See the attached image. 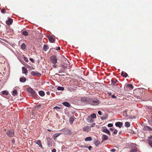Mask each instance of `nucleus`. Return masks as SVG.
I'll use <instances>...</instances> for the list:
<instances>
[{
    "mask_svg": "<svg viewBox=\"0 0 152 152\" xmlns=\"http://www.w3.org/2000/svg\"><path fill=\"white\" fill-rule=\"evenodd\" d=\"M107 93L109 96H110L111 95V92H108Z\"/></svg>",
    "mask_w": 152,
    "mask_h": 152,
    "instance_id": "nucleus-52",
    "label": "nucleus"
},
{
    "mask_svg": "<svg viewBox=\"0 0 152 152\" xmlns=\"http://www.w3.org/2000/svg\"><path fill=\"white\" fill-rule=\"evenodd\" d=\"M17 94V91L16 90H14L13 91V93H12V95L13 96H15Z\"/></svg>",
    "mask_w": 152,
    "mask_h": 152,
    "instance_id": "nucleus-33",
    "label": "nucleus"
},
{
    "mask_svg": "<svg viewBox=\"0 0 152 152\" xmlns=\"http://www.w3.org/2000/svg\"><path fill=\"white\" fill-rule=\"evenodd\" d=\"M22 73L26 75H27V73L28 72L27 69L26 68L25 66H23L22 67Z\"/></svg>",
    "mask_w": 152,
    "mask_h": 152,
    "instance_id": "nucleus-8",
    "label": "nucleus"
},
{
    "mask_svg": "<svg viewBox=\"0 0 152 152\" xmlns=\"http://www.w3.org/2000/svg\"><path fill=\"white\" fill-rule=\"evenodd\" d=\"M29 60L32 62H33V63L34 62V60H33V58H30Z\"/></svg>",
    "mask_w": 152,
    "mask_h": 152,
    "instance_id": "nucleus-45",
    "label": "nucleus"
},
{
    "mask_svg": "<svg viewBox=\"0 0 152 152\" xmlns=\"http://www.w3.org/2000/svg\"><path fill=\"white\" fill-rule=\"evenodd\" d=\"M113 126V124H109L107 125L109 127H112Z\"/></svg>",
    "mask_w": 152,
    "mask_h": 152,
    "instance_id": "nucleus-41",
    "label": "nucleus"
},
{
    "mask_svg": "<svg viewBox=\"0 0 152 152\" xmlns=\"http://www.w3.org/2000/svg\"><path fill=\"white\" fill-rule=\"evenodd\" d=\"M127 86L128 88H130L132 89H133V87L132 85L131 84H128L127 85Z\"/></svg>",
    "mask_w": 152,
    "mask_h": 152,
    "instance_id": "nucleus-36",
    "label": "nucleus"
},
{
    "mask_svg": "<svg viewBox=\"0 0 152 152\" xmlns=\"http://www.w3.org/2000/svg\"><path fill=\"white\" fill-rule=\"evenodd\" d=\"M88 104L92 105H96L99 104V101L96 98H92L88 101Z\"/></svg>",
    "mask_w": 152,
    "mask_h": 152,
    "instance_id": "nucleus-1",
    "label": "nucleus"
},
{
    "mask_svg": "<svg viewBox=\"0 0 152 152\" xmlns=\"http://www.w3.org/2000/svg\"><path fill=\"white\" fill-rule=\"evenodd\" d=\"M24 60L26 61V62H27L28 61V60L27 59V58L25 57H24Z\"/></svg>",
    "mask_w": 152,
    "mask_h": 152,
    "instance_id": "nucleus-44",
    "label": "nucleus"
},
{
    "mask_svg": "<svg viewBox=\"0 0 152 152\" xmlns=\"http://www.w3.org/2000/svg\"><path fill=\"white\" fill-rule=\"evenodd\" d=\"M128 75V74L125 72H122L121 73V75L125 78L127 77Z\"/></svg>",
    "mask_w": 152,
    "mask_h": 152,
    "instance_id": "nucleus-22",
    "label": "nucleus"
},
{
    "mask_svg": "<svg viewBox=\"0 0 152 152\" xmlns=\"http://www.w3.org/2000/svg\"><path fill=\"white\" fill-rule=\"evenodd\" d=\"M22 34L24 36H27L28 35V33L27 31H25L22 32Z\"/></svg>",
    "mask_w": 152,
    "mask_h": 152,
    "instance_id": "nucleus-30",
    "label": "nucleus"
},
{
    "mask_svg": "<svg viewBox=\"0 0 152 152\" xmlns=\"http://www.w3.org/2000/svg\"><path fill=\"white\" fill-rule=\"evenodd\" d=\"M131 152H137V150L136 148H132L130 151Z\"/></svg>",
    "mask_w": 152,
    "mask_h": 152,
    "instance_id": "nucleus-35",
    "label": "nucleus"
},
{
    "mask_svg": "<svg viewBox=\"0 0 152 152\" xmlns=\"http://www.w3.org/2000/svg\"><path fill=\"white\" fill-rule=\"evenodd\" d=\"M28 92L30 93L32 95H34L35 93V91L31 88L30 87L27 89Z\"/></svg>",
    "mask_w": 152,
    "mask_h": 152,
    "instance_id": "nucleus-6",
    "label": "nucleus"
},
{
    "mask_svg": "<svg viewBox=\"0 0 152 152\" xmlns=\"http://www.w3.org/2000/svg\"><path fill=\"white\" fill-rule=\"evenodd\" d=\"M53 66L54 67V68H56V64H54Z\"/></svg>",
    "mask_w": 152,
    "mask_h": 152,
    "instance_id": "nucleus-55",
    "label": "nucleus"
},
{
    "mask_svg": "<svg viewBox=\"0 0 152 152\" xmlns=\"http://www.w3.org/2000/svg\"><path fill=\"white\" fill-rule=\"evenodd\" d=\"M36 143L39 145L41 148H42V145L41 144V141L40 140H37L35 141Z\"/></svg>",
    "mask_w": 152,
    "mask_h": 152,
    "instance_id": "nucleus-14",
    "label": "nucleus"
},
{
    "mask_svg": "<svg viewBox=\"0 0 152 152\" xmlns=\"http://www.w3.org/2000/svg\"><path fill=\"white\" fill-rule=\"evenodd\" d=\"M31 74L32 75H38L39 74H40L39 73L34 71H32L31 72Z\"/></svg>",
    "mask_w": 152,
    "mask_h": 152,
    "instance_id": "nucleus-25",
    "label": "nucleus"
},
{
    "mask_svg": "<svg viewBox=\"0 0 152 152\" xmlns=\"http://www.w3.org/2000/svg\"><path fill=\"white\" fill-rule=\"evenodd\" d=\"M39 95L41 96H43L45 95L44 92L42 91H40L39 92Z\"/></svg>",
    "mask_w": 152,
    "mask_h": 152,
    "instance_id": "nucleus-20",
    "label": "nucleus"
},
{
    "mask_svg": "<svg viewBox=\"0 0 152 152\" xmlns=\"http://www.w3.org/2000/svg\"><path fill=\"white\" fill-rule=\"evenodd\" d=\"M149 141V143L150 145L152 147V140L149 139V140H148Z\"/></svg>",
    "mask_w": 152,
    "mask_h": 152,
    "instance_id": "nucleus-38",
    "label": "nucleus"
},
{
    "mask_svg": "<svg viewBox=\"0 0 152 152\" xmlns=\"http://www.w3.org/2000/svg\"><path fill=\"white\" fill-rule=\"evenodd\" d=\"M111 97L112 98H114V94H113L112 95V96H111Z\"/></svg>",
    "mask_w": 152,
    "mask_h": 152,
    "instance_id": "nucleus-56",
    "label": "nucleus"
},
{
    "mask_svg": "<svg viewBox=\"0 0 152 152\" xmlns=\"http://www.w3.org/2000/svg\"><path fill=\"white\" fill-rule=\"evenodd\" d=\"M62 72H63V71H62V70H60V71H59V73H62Z\"/></svg>",
    "mask_w": 152,
    "mask_h": 152,
    "instance_id": "nucleus-57",
    "label": "nucleus"
},
{
    "mask_svg": "<svg viewBox=\"0 0 152 152\" xmlns=\"http://www.w3.org/2000/svg\"><path fill=\"white\" fill-rule=\"evenodd\" d=\"M84 147H86V148H87L88 147L87 146H84Z\"/></svg>",
    "mask_w": 152,
    "mask_h": 152,
    "instance_id": "nucleus-64",
    "label": "nucleus"
},
{
    "mask_svg": "<svg viewBox=\"0 0 152 152\" xmlns=\"http://www.w3.org/2000/svg\"><path fill=\"white\" fill-rule=\"evenodd\" d=\"M26 79L24 77H21L20 78V81L21 82H25L26 81Z\"/></svg>",
    "mask_w": 152,
    "mask_h": 152,
    "instance_id": "nucleus-18",
    "label": "nucleus"
},
{
    "mask_svg": "<svg viewBox=\"0 0 152 152\" xmlns=\"http://www.w3.org/2000/svg\"><path fill=\"white\" fill-rule=\"evenodd\" d=\"M56 48H57L56 49L57 50H59L60 49V48L59 47H57Z\"/></svg>",
    "mask_w": 152,
    "mask_h": 152,
    "instance_id": "nucleus-50",
    "label": "nucleus"
},
{
    "mask_svg": "<svg viewBox=\"0 0 152 152\" xmlns=\"http://www.w3.org/2000/svg\"><path fill=\"white\" fill-rule=\"evenodd\" d=\"M90 117H91L92 118H96V115L95 113H93L91 115Z\"/></svg>",
    "mask_w": 152,
    "mask_h": 152,
    "instance_id": "nucleus-34",
    "label": "nucleus"
},
{
    "mask_svg": "<svg viewBox=\"0 0 152 152\" xmlns=\"http://www.w3.org/2000/svg\"><path fill=\"white\" fill-rule=\"evenodd\" d=\"M48 45H45L43 47V49L45 51H46L48 49Z\"/></svg>",
    "mask_w": 152,
    "mask_h": 152,
    "instance_id": "nucleus-27",
    "label": "nucleus"
},
{
    "mask_svg": "<svg viewBox=\"0 0 152 152\" xmlns=\"http://www.w3.org/2000/svg\"><path fill=\"white\" fill-rule=\"evenodd\" d=\"M46 94L47 95H49L50 94V93L49 91H47Z\"/></svg>",
    "mask_w": 152,
    "mask_h": 152,
    "instance_id": "nucleus-53",
    "label": "nucleus"
},
{
    "mask_svg": "<svg viewBox=\"0 0 152 152\" xmlns=\"http://www.w3.org/2000/svg\"><path fill=\"white\" fill-rule=\"evenodd\" d=\"M117 82V81H116V80H115V84Z\"/></svg>",
    "mask_w": 152,
    "mask_h": 152,
    "instance_id": "nucleus-62",
    "label": "nucleus"
},
{
    "mask_svg": "<svg viewBox=\"0 0 152 152\" xmlns=\"http://www.w3.org/2000/svg\"><path fill=\"white\" fill-rule=\"evenodd\" d=\"M115 125L116 127L121 128L123 126V123L122 122H118L115 123Z\"/></svg>",
    "mask_w": 152,
    "mask_h": 152,
    "instance_id": "nucleus-9",
    "label": "nucleus"
},
{
    "mask_svg": "<svg viewBox=\"0 0 152 152\" xmlns=\"http://www.w3.org/2000/svg\"><path fill=\"white\" fill-rule=\"evenodd\" d=\"M47 144L48 145L49 147H51L53 145V140L49 137H48L47 138Z\"/></svg>",
    "mask_w": 152,
    "mask_h": 152,
    "instance_id": "nucleus-3",
    "label": "nucleus"
},
{
    "mask_svg": "<svg viewBox=\"0 0 152 152\" xmlns=\"http://www.w3.org/2000/svg\"><path fill=\"white\" fill-rule=\"evenodd\" d=\"M6 10L4 9H3L1 11V12L2 13H5L6 12Z\"/></svg>",
    "mask_w": 152,
    "mask_h": 152,
    "instance_id": "nucleus-42",
    "label": "nucleus"
},
{
    "mask_svg": "<svg viewBox=\"0 0 152 152\" xmlns=\"http://www.w3.org/2000/svg\"><path fill=\"white\" fill-rule=\"evenodd\" d=\"M102 139L103 140H106L108 139V137L106 135H102Z\"/></svg>",
    "mask_w": 152,
    "mask_h": 152,
    "instance_id": "nucleus-28",
    "label": "nucleus"
},
{
    "mask_svg": "<svg viewBox=\"0 0 152 152\" xmlns=\"http://www.w3.org/2000/svg\"><path fill=\"white\" fill-rule=\"evenodd\" d=\"M56 150L55 149H53L52 150V152H56Z\"/></svg>",
    "mask_w": 152,
    "mask_h": 152,
    "instance_id": "nucleus-49",
    "label": "nucleus"
},
{
    "mask_svg": "<svg viewBox=\"0 0 152 152\" xmlns=\"http://www.w3.org/2000/svg\"><path fill=\"white\" fill-rule=\"evenodd\" d=\"M116 90H117V91H119V90H120L119 87V86H118V87H116Z\"/></svg>",
    "mask_w": 152,
    "mask_h": 152,
    "instance_id": "nucleus-46",
    "label": "nucleus"
},
{
    "mask_svg": "<svg viewBox=\"0 0 152 152\" xmlns=\"http://www.w3.org/2000/svg\"><path fill=\"white\" fill-rule=\"evenodd\" d=\"M98 114L100 115H102V112L100 111H98Z\"/></svg>",
    "mask_w": 152,
    "mask_h": 152,
    "instance_id": "nucleus-47",
    "label": "nucleus"
},
{
    "mask_svg": "<svg viewBox=\"0 0 152 152\" xmlns=\"http://www.w3.org/2000/svg\"><path fill=\"white\" fill-rule=\"evenodd\" d=\"M14 132L12 130H9L7 132V134L10 137H12L14 135Z\"/></svg>",
    "mask_w": 152,
    "mask_h": 152,
    "instance_id": "nucleus-4",
    "label": "nucleus"
},
{
    "mask_svg": "<svg viewBox=\"0 0 152 152\" xmlns=\"http://www.w3.org/2000/svg\"><path fill=\"white\" fill-rule=\"evenodd\" d=\"M51 61L52 63L54 64H56L57 62V59L56 56H53L50 58Z\"/></svg>",
    "mask_w": 152,
    "mask_h": 152,
    "instance_id": "nucleus-2",
    "label": "nucleus"
},
{
    "mask_svg": "<svg viewBox=\"0 0 152 152\" xmlns=\"http://www.w3.org/2000/svg\"><path fill=\"white\" fill-rule=\"evenodd\" d=\"M74 121V119L73 118H69V121L70 123H72Z\"/></svg>",
    "mask_w": 152,
    "mask_h": 152,
    "instance_id": "nucleus-40",
    "label": "nucleus"
},
{
    "mask_svg": "<svg viewBox=\"0 0 152 152\" xmlns=\"http://www.w3.org/2000/svg\"><path fill=\"white\" fill-rule=\"evenodd\" d=\"M13 22V20L11 18H9L8 20L6 22V24L8 25H9L12 24Z\"/></svg>",
    "mask_w": 152,
    "mask_h": 152,
    "instance_id": "nucleus-12",
    "label": "nucleus"
},
{
    "mask_svg": "<svg viewBox=\"0 0 152 152\" xmlns=\"http://www.w3.org/2000/svg\"><path fill=\"white\" fill-rule=\"evenodd\" d=\"M125 126L127 127H129L130 126V124L129 122H126L125 123Z\"/></svg>",
    "mask_w": 152,
    "mask_h": 152,
    "instance_id": "nucleus-32",
    "label": "nucleus"
},
{
    "mask_svg": "<svg viewBox=\"0 0 152 152\" xmlns=\"http://www.w3.org/2000/svg\"><path fill=\"white\" fill-rule=\"evenodd\" d=\"M117 132V131L116 129L115 130V134H116Z\"/></svg>",
    "mask_w": 152,
    "mask_h": 152,
    "instance_id": "nucleus-54",
    "label": "nucleus"
},
{
    "mask_svg": "<svg viewBox=\"0 0 152 152\" xmlns=\"http://www.w3.org/2000/svg\"><path fill=\"white\" fill-rule=\"evenodd\" d=\"M12 142L13 144H14L15 143V140L14 139H13L12 141Z\"/></svg>",
    "mask_w": 152,
    "mask_h": 152,
    "instance_id": "nucleus-48",
    "label": "nucleus"
},
{
    "mask_svg": "<svg viewBox=\"0 0 152 152\" xmlns=\"http://www.w3.org/2000/svg\"><path fill=\"white\" fill-rule=\"evenodd\" d=\"M107 117V115L106 114H105L103 116L101 117V118L102 120H105L106 119Z\"/></svg>",
    "mask_w": 152,
    "mask_h": 152,
    "instance_id": "nucleus-23",
    "label": "nucleus"
},
{
    "mask_svg": "<svg viewBox=\"0 0 152 152\" xmlns=\"http://www.w3.org/2000/svg\"><path fill=\"white\" fill-rule=\"evenodd\" d=\"M49 41L51 43H53L55 39L52 36H49L48 37Z\"/></svg>",
    "mask_w": 152,
    "mask_h": 152,
    "instance_id": "nucleus-11",
    "label": "nucleus"
},
{
    "mask_svg": "<svg viewBox=\"0 0 152 152\" xmlns=\"http://www.w3.org/2000/svg\"><path fill=\"white\" fill-rule=\"evenodd\" d=\"M149 138L150 139H152V135Z\"/></svg>",
    "mask_w": 152,
    "mask_h": 152,
    "instance_id": "nucleus-61",
    "label": "nucleus"
},
{
    "mask_svg": "<svg viewBox=\"0 0 152 152\" xmlns=\"http://www.w3.org/2000/svg\"><path fill=\"white\" fill-rule=\"evenodd\" d=\"M144 129L145 131H152V129L150 127L148 126H145L144 128Z\"/></svg>",
    "mask_w": 152,
    "mask_h": 152,
    "instance_id": "nucleus-16",
    "label": "nucleus"
},
{
    "mask_svg": "<svg viewBox=\"0 0 152 152\" xmlns=\"http://www.w3.org/2000/svg\"><path fill=\"white\" fill-rule=\"evenodd\" d=\"M61 67H62V69H65L67 68V66H64V65H62L61 66Z\"/></svg>",
    "mask_w": 152,
    "mask_h": 152,
    "instance_id": "nucleus-43",
    "label": "nucleus"
},
{
    "mask_svg": "<svg viewBox=\"0 0 152 152\" xmlns=\"http://www.w3.org/2000/svg\"><path fill=\"white\" fill-rule=\"evenodd\" d=\"M57 89L58 90L63 91L64 90V88L62 87L58 86L57 88Z\"/></svg>",
    "mask_w": 152,
    "mask_h": 152,
    "instance_id": "nucleus-31",
    "label": "nucleus"
},
{
    "mask_svg": "<svg viewBox=\"0 0 152 152\" xmlns=\"http://www.w3.org/2000/svg\"><path fill=\"white\" fill-rule=\"evenodd\" d=\"M111 151L114 152V149H112Z\"/></svg>",
    "mask_w": 152,
    "mask_h": 152,
    "instance_id": "nucleus-60",
    "label": "nucleus"
},
{
    "mask_svg": "<svg viewBox=\"0 0 152 152\" xmlns=\"http://www.w3.org/2000/svg\"><path fill=\"white\" fill-rule=\"evenodd\" d=\"M92 140V138L91 137H86V138L85 139V140L86 141H91Z\"/></svg>",
    "mask_w": 152,
    "mask_h": 152,
    "instance_id": "nucleus-21",
    "label": "nucleus"
},
{
    "mask_svg": "<svg viewBox=\"0 0 152 152\" xmlns=\"http://www.w3.org/2000/svg\"><path fill=\"white\" fill-rule=\"evenodd\" d=\"M54 109H55L56 110H60L61 109V107H59L58 106H55L53 108Z\"/></svg>",
    "mask_w": 152,
    "mask_h": 152,
    "instance_id": "nucleus-39",
    "label": "nucleus"
},
{
    "mask_svg": "<svg viewBox=\"0 0 152 152\" xmlns=\"http://www.w3.org/2000/svg\"><path fill=\"white\" fill-rule=\"evenodd\" d=\"M62 104L64 106L68 107H69L70 105V104L67 102H64L62 103Z\"/></svg>",
    "mask_w": 152,
    "mask_h": 152,
    "instance_id": "nucleus-19",
    "label": "nucleus"
},
{
    "mask_svg": "<svg viewBox=\"0 0 152 152\" xmlns=\"http://www.w3.org/2000/svg\"><path fill=\"white\" fill-rule=\"evenodd\" d=\"M63 132L64 134L66 135H70L71 134V130L67 129H64Z\"/></svg>",
    "mask_w": 152,
    "mask_h": 152,
    "instance_id": "nucleus-5",
    "label": "nucleus"
},
{
    "mask_svg": "<svg viewBox=\"0 0 152 152\" xmlns=\"http://www.w3.org/2000/svg\"><path fill=\"white\" fill-rule=\"evenodd\" d=\"M48 131H51V130H50L49 129H48Z\"/></svg>",
    "mask_w": 152,
    "mask_h": 152,
    "instance_id": "nucleus-63",
    "label": "nucleus"
},
{
    "mask_svg": "<svg viewBox=\"0 0 152 152\" xmlns=\"http://www.w3.org/2000/svg\"><path fill=\"white\" fill-rule=\"evenodd\" d=\"M2 94L3 95H7L8 94V92L7 91H3L2 92Z\"/></svg>",
    "mask_w": 152,
    "mask_h": 152,
    "instance_id": "nucleus-37",
    "label": "nucleus"
},
{
    "mask_svg": "<svg viewBox=\"0 0 152 152\" xmlns=\"http://www.w3.org/2000/svg\"><path fill=\"white\" fill-rule=\"evenodd\" d=\"M87 121L89 123H91L93 121V120L90 116H88L87 118Z\"/></svg>",
    "mask_w": 152,
    "mask_h": 152,
    "instance_id": "nucleus-15",
    "label": "nucleus"
},
{
    "mask_svg": "<svg viewBox=\"0 0 152 152\" xmlns=\"http://www.w3.org/2000/svg\"><path fill=\"white\" fill-rule=\"evenodd\" d=\"M61 134V133H56L53 135V137H54L55 139L56 137H58Z\"/></svg>",
    "mask_w": 152,
    "mask_h": 152,
    "instance_id": "nucleus-26",
    "label": "nucleus"
},
{
    "mask_svg": "<svg viewBox=\"0 0 152 152\" xmlns=\"http://www.w3.org/2000/svg\"><path fill=\"white\" fill-rule=\"evenodd\" d=\"M80 100L81 101L83 102L88 103V101L89 100V99L87 98L83 97L81 98Z\"/></svg>",
    "mask_w": 152,
    "mask_h": 152,
    "instance_id": "nucleus-7",
    "label": "nucleus"
},
{
    "mask_svg": "<svg viewBox=\"0 0 152 152\" xmlns=\"http://www.w3.org/2000/svg\"><path fill=\"white\" fill-rule=\"evenodd\" d=\"M102 131L103 132H105L107 134H110V132L108 129H107L105 128H103L102 129Z\"/></svg>",
    "mask_w": 152,
    "mask_h": 152,
    "instance_id": "nucleus-13",
    "label": "nucleus"
},
{
    "mask_svg": "<svg viewBox=\"0 0 152 152\" xmlns=\"http://www.w3.org/2000/svg\"><path fill=\"white\" fill-rule=\"evenodd\" d=\"M90 130V127L88 126H85L83 128V131L85 132H88Z\"/></svg>",
    "mask_w": 152,
    "mask_h": 152,
    "instance_id": "nucleus-10",
    "label": "nucleus"
},
{
    "mask_svg": "<svg viewBox=\"0 0 152 152\" xmlns=\"http://www.w3.org/2000/svg\"><path fill=\"white\" fill-rule=\"evenodd\" d=\"M95 125V124H93V125H92V126H90L89 127H93L94 126V125Z\"/></svg>",
    "mask_w": 152,
    "mask_h": 152,
    "instance_id": "nucleus-59",
    "label": "nucleus"
},
{
    "mask_svg": "<svg viewBox=\"0 0 152 152\" xmlns=\"http://www.w3.org/2000/svg\"><path fill=\"white\" fill-rule=\"evenodd\" d=\"M92 148V147L91 146H90L88 147V149L89 150H91V148Z\"/></svg>",
    "mask_w": 152,
    "mask_h": 152,
    "instance_id": "nucleus-51",
    "label": "nucleus"
},
{
    "mask_svg": "<svg viewBox=\"0 0 152 152\" xmlns=\"http://www.w3.org/2000/svg\"><path fill=\"white\" fill-rule=\"evenodd\" d=\"M94 143L96 146H98L100 144V142L98 140H95Z\"/></svg>",
    "mask_w": 152,
    "mask_h": 152,
    "instance_id": "nucleus-24",
    "label": "nucleus"
},
{
    "mask_svg": "<svg viewBox=\"0 0 152 152\" xmlns=\"http://www.w3.org/2000/svg\"><path fill=\"white\" fill-rule=\"evenodd\" d=\"M26 45L24 43H23L22 44L21 46V48L23 50H25L26 49Z\"/></svg>",
    "mask_w": 152,
    "mask_h": 152,
    "instance_id": "nucleus-29",
    "label": "nucleus"
},
{
    "mask_svg": "<svg viewBox=\"0 0 152 152\" xmlns=\"http://www.w3.org/2000/svg\"><path fill=\"white\" fill-rule=\"evenodd\" d=\"M35 108L36 109H39V110H41L42 109L43 106L42 105L39 104L35 106Z\"/></svg>",
    "mask_w": 152,
    "mask_h": 152,
    "instance_id": "nucleus-17",
    "label": "nucleus"
},
{
    "mask_svg": "<svg viewBox=\"0 0 152 152\" xmlns=\"http://www.w3.org/2000/svg\"><path fill=\"white\" fill-rule=\"evenodd\" d=\"M111 82H112V85H114V83H113V80H111Z\"/></svg>",
    "mask_w": 152,
    "mask_h": 152,
    "instance_id": "nucleus-58",
    "label": "nucleus"
}]
</instances>
